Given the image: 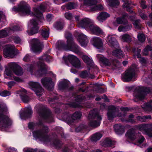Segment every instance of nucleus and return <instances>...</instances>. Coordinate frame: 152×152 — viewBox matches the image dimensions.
Wrapping results in <instances>:
<instances>
[{"instance_id":"de8ad7c7","label":"nucleus","mask_w":152,"mask_h":152,"mask_svg":"<svg viewBox=\"0 0 152 152\" xmlns=\"http://www.w3.org/2000/svg\"><path fill=\"white\" fill-rule=\"evenodd\" d=\"M103 6L101 4L97 5H94L92 8L91 9V11H94L97 10H101L103 9Z\"/></svg>"},{"instance_id":"a878e982","label":"nucleus","mask_w":152,"mask_h":152,"mask_svg":"<svg viewBox=\"0 0 152 152\" xmlns=\"http://www.w3.org/2000/svg\"><path fill=\"white\" fill-rule=\"evenodd\" d=\"M91 40L93 45L97 48H99L102 47L103 44L102 40L99 37H93Z\"/></svg>"},{"instance_id":"4be33fe9","label":"nucleus","mask_w":152,"mask_h":152,"mask_svg":"<svg viewBox=\"0 0 152 152\" xmlns=\"http://www.w3.org/2000/svg\"><path fill=\"white\" fill-rule=\"evenodd\" d=\"M39 115L48 122L49 123L53 121V117L49 110L43 111L42 113H39Z\"/></svg>"},{"instance_id":"c9c22d12","label":"nucleus","mask_w":152,"mask_h":152,"mask_svg":"<svg viewBox=\"0 0 152 152\" xmlns=\"http://www.w3.org/2000/svg\"><path fill=\"white\" fill-rule=\"evenodd\" d=\"M142 107L145 110L150 111L152 110V100L148 103H145L142 106Z\"/></svg>"},{"instance_id":"7ed1b4c3","label":"nucleus","mask_w":152,"mask_h":152,"mask_svg":"<svg viewBox=\"0 0 152 152\" xmlns=\"http://www.w3.org/2000/svg\"><path fill=\"white\" fill-rule=\"evenodd\" d=\"M48 132V127L43 126L42 129L40 130L34 132L33 135L34 137L39 139L44 142L49 141V136L47 135Z\"/></svg>"},{"instance_id":"a211bd4d","label":"nucleus","mask_w":152,"mask_h":152,"mask_svg":"<svg viewBox=\"0 0 152 152\" xmlns=\"http://www.w3.org/2000/svg\"><path fill=\"white\" fill-rule=\"evenodd\" d=\"M88 30H89L91 33L93 34L98 35L101 34L102 36L104 35V33L102 30L99 27L94 24L93 21Z\"/></svg>"},{"instance_id":"0eeeda50","label":"nucleus","mask_w":152,"mask_h":152,"mask_svg":"<svg viewBox=\"0 0 152 152\" xmlns=\"http://www.w3.org/2000/svg\"><path fill=\"white\" fill-rule=\"evenodd\" d=\"M126 136L132 140L137 138L138 142L140 143H142L145 140L144 137L140 134H136L135 130L133 129H131L128 131Z\"/></svg>"},{"instance_id":"37998d69","label":"nucleus","mask_w":152,"mask_h":152,"mask_svg":"<svg viewBox=\"0 0 152 152\" xmlns=\"http://www.w3.org/2000/svg\"><path fill=\"white\" fill-rule=\"evenodd\" d=\"M13 72L17 75H22L23 73L22 68L19 66Z\"/></svg>"},{"instance_id":"4468645a","label":"nucleus","mask_w":152,"mask_h":152,"mask_svg":"<svg viewBox=\"0 0 152 152\" xmlns=\"http://www.w3.org/2000/svg\"><path fill=\"white\" fill-rule=\"evenodd\" d=\"M7 110V107L4 105L0 104V121L1 123H4L3 126L5 127H7L5 126L7 122V116L5 114Z\"/></svg>"},{"instance_id":"e2e57ef3","label":"nucleus","mask_w":152,"mask_h":152,"mask_svg":"<svg viewBox=\"0 0 152 152\" xmlns=\"http://www.w3.org/2000/svg\"><path fill=\"white\" fill-rule=\"evenodd\" d=\"M134 117V115L132 114H131L129 116V119L128 121L129 122L132 123H134L135 122L134 120L132 119V118Z\"/></svg>"},{"instance_id":"a18cd8bd","label":"nucleus","mask_w":152,"mask_h":152,"mask_svg":"<svg viewBox=\"0 0 152 152\" xmlns=\"http://www.w3.org/2000/svg\"><path fill=\"white\" fill-rule=\"evenodd\" d=\"M152 50L151 47L149 45L147 46L143 50L142 53L144 56H147L148 54V51H151Z\"/></svg>"},{"instance_id":"f03ea898","label":"nucleus","mask_w":152,"mask_h":152,"mask_svg":"<svg viewBox=\"0 0 152 152\" xmlns=\"http://www.w3.org/2000/svg\"><path fill=\"white\" fill-rule=\"evenodd\" d=\"M52 60L51 57L47 55H44L39 58V61L37 63L38 69L37 72L40 75H43L46 74L48 69V67L43 63V61L49 62Z\"/></svg>"},{"instance_id":"13d9d810","label":"nucleus","mask_w":152,"mask_h":152,"mask_svg":"<svg viewBox=\"0 0 152 152\" xmlns=\"http://www.w3.org/2000/svg\"><path fill=\"white\" fill-rule=\"evenodd\" d=\"M133 24L137 28H139L140 27L141 24L139 20H134Z\"/></svg>"},{"instance_id":"f8f14e48","label":"nucleus","mask_w":152,"mask_h":152,"mask_svg":"<svg viewBox=\"0 0 152 152\" xmlns=\"http://www.w3.org/2000/svg\"><path fill=\"white\" fill-rule=\"evenodd\" d=\"M149 91V88L142 87L141 90L135 91L134 94V96L136 98L142 100L144 98L146 94Z\"/></svg>"},{"instance_id":"5701e85b","label":"nucleus","mask_w":152,"mask_h":152,"mask_svg":"<svg viewBox=\"0 0 152 152\" xmlns=\"http://www.w3.org/2000/svg\"><path fill=\"white\" fill-rule=\"evenodd\" d=\"M107 41L109 45L112 48H118V44L115 37L113 35H109L107 37Z\"/></svg>"},{"instance_id":"72a5a7b5","label":"nucleus","mask_w":152,"mask_h":152,"mask_svg":"<svg viewBox=\"0 0 152 152\" xmlns=\"http://www.w3.org/2000/svg\"><path fill=\"white\" fill-rule=\"evenodd\" d=\"M114 142L110 139L107 138L105 139L103 141L102 145L104 147H110L114 145Z\"/></svg>"},{"instance_id":"680f3d73","label":"nucleus","mask_w":152,"mask_h":152,"mask_svg":"<svg viewBox=\"0 0 152 152\" xmlns=\"http://www.w3.org/2000/svg\"><path fill=\"white\" fill-rule=\"evenodd\" d=\"M31 57L30 56L27 54H26L23 58V60L26 62H28L30 60Z\"/></svg>"},{"instance_id":"ddd939ff","label":"nucleus","mask_w":152,"mask_h":152,"mask_svg":"<svg viewBox=\"0 0 152 152\" xmlns=\"http://www.w3.org/2000/svg\"><path fill=\"white\" fill-rule=\"evenodd\" d=\"M38 29L36 21L33 19L30 21V23L28 24L27 32L29 35H33L38 32Z\"/></svg>"},{"instance_id":"49530a36","label":"nucleus","mask_w":152,"mask_h":152,"mask_svg":"<svg viewBox=\"0 0 152 152\" xmlns=\"http://www.w3.org/2000/svg\"><path fill=\"white\" fill-rule=\"evenodd\" d=\"M35 94L38 96H42L44 91L43 89L41 87L37 88L34 91Z\"/></svg>"},{"instance_id":"338daca9","label":"nucleus","mask_w":152,"mask_h":152,"mask_svg":"<svg viewBox=\"0 0 152 152\" xmlns=\"http://www.w3.org/2000/svg\"><path fill=\"white\" fill-rule=\"evenodd\" d=\"M6 84L7 85L9 88H11L12 86L15 84V83L14 82L12 81L7 83Z\"/></svg>"},{"instance_id":"6ab92c4d","label":"nucleus","mask_w":152,"mask_h":152,"mask_svg":"<svg viewBox=\"0 0 152 152\" xmlns=\"http://www.w3.org/2000/svg\"><path fill=\"white\" fill-rule=\"evenodd\" d=\"M68 58L73 66L77 69L81 67L80 61L76 57L70 55L68 56Z\"/></svg>"},{"instance_id":"f257e3e1","label":"nucleus","mask_w":152,"mask_h":152,"mask_svg":"<svg viewBox=\"0 0 152 152\" xmlns=\"http://www.w3.org/2000/svg\"><path fill=\"white\" fill-rule=\"evenodd\" d=\"M88 118L89 120L88 125L94 128L100 125V121L102 119L101 116L96 110L90 111L88 116Z\"/></svg>"},{"instance_id":"09e8293b","label":"nucleus","mask_w":152,"mask_h":152,"mask_svg":"<svg viewBox=\"0 0 152 152\" xmlns=\"http://www.w3.org/2000/svg\"><path fill=\"white\" fill-rule=\"evenodd\" d=\"M137 119L141 122H145L146 119H151V116L150 115H146L144 116H139L137 117Z\"/></svg>"},{"instance_id":"ea45409f","label":"nucleus","mask_w":152,"mask_h":152,"mask_svg":"<svg viewBox=\"0 0 152 152\" xmlns=\"http://www.w3.org/2000/svg\"><path fill=\"white\" fill-rule=\"evenodd\" d=\"M82 116V113L80 112H76L74 113L72 116L69 115L71 118L74 120L80 119Z\"/></svg>"},{"instance_id":"9d476101","label":"nucleus","mask_w":152,"mask_h":152,"mask_svg":"<svg viewBox=\"0 0 152 152\" xmlns=\"http://www.w3.org/2000/svg\"><path fill=\"white\" fill-rule=\"evenodd\" d=\"M138 129L144 133L147 134L150 137H152V124L139 125Z\"/></svg>"},{"instance_id":"2f4dec72","label":"nucleus","mask_w":152,"mask_h":152,"mask_svg":"<svg viewBox=\"0 0 152 152\" xmlns=\"http://www.w3.org/2000/svg\"><path fill=\"white\" fill-rule=\"evenodd\" d=\"M115 132L119 134L123 133L124 132V127L120 124H116L114 126Z\"/></svg>"},{"instance_id":"4d7b16f0","label":"nucleus","mask_w":152,"mask_h":152,"mask_svg":"<svg viewBox=\"0 0 152 152\" xmlns=\"http://www.w3.org/2000/svg\"><path fill=\"white\" fill-rule=\"evenodd\" d=\"M64 16L65 18L68 20H71L73 18L72 14L69 12L65 13L64 14Z\"/></svg>"},{"instance_id":"58836bf2","label":"nucleus","mask_w":152,"mask_h":152,"mask_svg":"<svg viewBox=\"0 0 152 152\" xmlns=\"http://www.w3.org/2000/svg\"><path fill=\"white\" fill-rule=\"evenodd\" d=\"M29 85L31 88L34 91L41 87L40 85L37 82H31L29 83Z\"/></svg>"},{"instance_id":"774afa93","label":"nucleus","mask_w":152,"mask_h":152,"mask_svg":"<svg viewBox=\"0 0 152 152\" xmlns=\"http://www.w3.org/2000/svg\"><path fill=\"white\" fill-rule=\"evenodd\" d=\"M23 151L24 152H36L37 151V149L33 150L31 148L24 149Z\"/></svg>"},{"instance_id":"3c124183","label":"nucleus","mask_w":152,"mask_h":152,"mask_svg":"<svg viewBox=\"0 0 152 152\" xmlns=\"http://www.w3.org/2000/svg\"><path fill=\"white\" fill-rule=\"evenodd\" d=\"M137 38L141 42H144L146 39L144 34L142 33H139L138 34Z\"/></svg>"},{"instance_id":"f3484780","label":"nucleus","mask_w":152,"mask_h":152,"mask_svg":"<svg viewBox=\"0 0 152 152\" xmlns=\"http://www.w3.org/2000/svg\"><path fill=\"white\" fill-rule=\"evenodd\" d=\"M93 22V21L92 20L89 18H84L78 22V26L79 27L84 28L88 30Z\"/></svg>"},{"instance_id":"9b49d317","label":"nucleus","mask_w":152,"mask_h":152,"mask_svg":"<svg viewBox=\"0 0 152 152\" xmlns=\"http://www.w3.org/2000/svg\"><path fill=\"white\" fill-rule=\"evenodd\" d=\"M135 75V69L130 67L126 71L124 75L122 77V79L124 82H127L131 80Z\"/></svg>"},{"instance_id":"79ce46f5","label":"nucleus","mask_w":152,"mask_h":152,"mask_svg":"<svg viewBox=\"0 0 152 152\" xmlns=\"http://www.w3.org/2000/svg\"><path fill=\"white\" fill-rule=\"evenodd\" d=\"M127 15H124L122 18H118L116 20L117 23L118 24H124L126 23L127 22V20L125 18V16Z\"/></svg>"},{"instance_id":"bb28decb","label":"nucleus","mask_w":152,"mask_h":152,"mask_svg":"<svg viewBox=\"0 0 152 152\" xmlns=\"http://www.w3.org/2000/svg\"><path fill=\"white\" fill-rule=\"evenodd\" d=\"M80 1H83L84 4L89 8L90 11L91 9L94 5L97 3L96 0H79Z\"/></svg>"},{"instance_id":"6e6d98bb","label":"nucleus","mask_w":152,"mask_h":152,"mask_svg":"<svg viewBox=\"0 0 152 152\" xmlns=\"http://www.w3.org/2000/svg\"><path fill=\"white\" fill-rule=\"evenodd\" d=\"M140 63L142 65H144L147 63L148 61L147 59L144 57H141L139 59Z\"/></svg>"},{"instance_id":"39448f33","label":"nucleus","mask_w":152,"mask_h":152,"mask_svg":"<svg viewBox=\"0 0 152 152\" xmlns=\"http://www.w3.org/2000/svg\"><path fill=\"white\" fill-rule=\"evenodd\" d=\"M65 37L67 39V49L76 53L80 54L81 53L80 48L71 39V34L69 33L68 36L66 33L65 34Z\"/></svg>"},{"instance_id":"5fc2aeb1","label":"nucleus","mask_w":152,"mask_h":152,"mask_svg":"<svg viewBox=\"0 0 152 152\" xmlns=\"http://www.w3.org/2000/svg\"><path fill=\"white\" fill-rule=\"evenodd\" d=\"M10 93L7 91H0V95L3 97H5L10 95Z\"/></svg>"},{"instance_id":"0e129e2a","label":"nucleus","mask_w":152,"mask_h":152,"mask_svg":"<svg viewBox=\"0 0 152 152\" xmlns=\"http://www.w3.org/2000/svg\"><path fill=\"white\" fill-rule=\"evenodd\" d=\"M86 128V126L83 124H81L77 127L76 129L77 132L80 131L82 129Z\"/></svg>"},{"instance_id":"e433bc0d","label":"nucleus","mask_w":152,"mask_h":152,"mask_svg":"<svg viewBox=\"0 0 152 152\" xmlns=\"http://www.w3.org/2000/svg\"><path fill=\"white\" fill-rule=\"evenodd\" d=\"M102 136V134L100 132H98L95 133L92 136L91 140L93 141H96L99 140Z\"/></svg>"},{"instance_id":"864d4df0","label":"nucleus","mask_w":152,"mask_h":152,"mask_svg":"<svg viewBox=\"0 0 152 152\" xmlns=\"http://www.w3.org/2000/svg\"><path fill=\"white\" fill-rule=\"evenodd\" d=\"M20 96L22 101L24 103H27L29 100L30 99L25 94L23 95L22 94H20Z\"/></svg>"},{"instance_id":"69168bd1","label":"nucleus","mask_w":152,"mask_h":152,"mask_svg":"<svg viewBox=\"0 0 152 152\" xmlns=\"http://www.w3.org/2000/svg\"><path fill=\"white\" fill-rule=\"evenodd\" d=\"M139 15L143 19H145L147 18V16L143 13V12L142 11L140 10L139 12Z\"/></svg>"},{"instance_id":"dca6fc26","label":"nucleus","mask_w":152,"mask_h":152,"mask_svg":"<svg viewBox=\"0 0 152 152\" xmlns=\"http://www.w3.org/2000/svg\"><path fill=\"white\" fill-rule=\"evenodd\" d=\"M22 29L18 26H15L12 28H6L0 31V38L5 37L8 34L12 33L13 31L21 30Z\"/></svg>"},{"instance_id":"c85d7f7f","label":"nucleus","mask_w":152,"mask_h":152,"mask_svg":"<svg viewBox=\"0 0 152 152\" xmlns=\"http://www.w3.org/2000/svg\"><path fill=\"white\" fill-rule=\"evenodd\" d=\"M110 16V14L107 12H102L99 13L97 17V19L100 22H102Z\"/></svg>"},{"instance_id":"8fccbe9b","label":"nucleus","mask_w":152,"mask_h":152,"mask_svg":"<svg viewBox=\"0 0 152 152\" xmlns=\"http://www.w3.org/2000/svg\"><path fill=\"white\" fill-rule=\"evenodd\" d=\"M54 26L57 30H61L63 28L64 24L62 22H57L55 24Z\"/></svg>"},{"instance_id":"c756f323","label":"nucleus","mask_w":152,"mask_h":152,"mask_svg":"<svg viewBox=\"0 0 152 152\" xmlns=\"http://www.w3.org/2000/svg\"><path fill=\"white\" fill-rule=\"evenodd\" d=\"M121 40L124 42H130L132 40L131 36L127 34H125L120 37Z\"/></svg>"},{"instance_id":"4c0bfd02","label":"nucleus","mask_w":152,"mask_h":152,"mask_svg":"<svg viewBox=\"0 0 152 152\" xmlns=\"http://www.w3.org/2000/svg\"><path fill=\"white\" fill-rule=\"evenodd\" d=\"M124 3L123 6L124 8H126V10L128 12H132V9L129 6L130 3L127 0H124Z\"/></svg>"},{"instance_id":"a19ab883","label":"nucleus","mask_w":152,"mask_h":152,"mask_svg":"<svg viewBox=\"0 0 152 152\" xmlns=\"http://www.w3.org/2000/svg\"><path fill=\"white\" fill-rule=\"evenodd\" d=\"M27 71L29 72L31 74H32L35 68V66L34 63L31 64H27L26 66Z\"/></svg>"},{"instance_id":"bf43d9fd","label":"nucleus","mask_w":152,"mask_h":152,"mask_svg":"<svg viewBox=\"0 0 152 152\" xmlns=\"http://www.w3.org/2000/svg\"><path fill=\"white\" fill-rule=\"evenodd\" d=\"M88 74L87 71H84L81 72L80 75V76L81 77L83 78H85L88 77Z\"/></svg>"},{"instance_id":"cd10ccee","label":"nucleus","mask_w":152,"mask_h":152,"mask_svg":"<svg viewBox=\"0 0 152 152\" xmlns=\"http://www.w3.org/2000/svg\"><path fill=\"white\" fill-rule=\"evenodd\" d=\"M32 109L31 107L25 108L20 113V115L21 119L27 117L28 115L32 113Z\"/></svg>"},{"instance_id":"412c9836","label":"nucleus","mask_w":152,"mask_h":152,"mask_svg":"<svg viewBox=\"0 0 152 152\" xmlns=\"http://www.w3.org/2000/svg\"><path fill=\"white\" fill-rule=\"evenodd\" d=\"M19 65L14 62H11L7 64V67L6 68L5 74L8 76H11L12 75L11 71H13L17 68Z\"/></svg>"},{"instance_id":"c03bdc74","label":"nucleus","mask_w":152,"mask_h":152,"mask_svg":"<svg viewBox=\"0 0 152 152\" xmlns=\"http://www.w3.org/2000/svg\"><path fill=\"white\" fill-rule=\"evenodd\" d=\"M108 3V5L112 7L118 5L119 4L118 0H109Z\"/></svg>"},{"instance_id":"052dcab7","label":"nucleus","mask_w":152,"mask_h":152,"mask_svg":"<svg viewBox=\"0 0 152 152\" xmlns=\"http://www.w3.org/2000/svg\"><path fill=\"white\" fill-rule=\"evenodd\" d=\"M66 8L68 10H71L75 8V4H74L69 3L66 6Z\"/></svg>"},{"instance_id":"7c9ffc66","label":"nucleus","mask_w":152,"mask_h":152,"mask_svg":"<svg viewBox=\"0 0 152 152\" xmlns=\"http://www.w3.org/2000/svg\"><path fill=\"white\" fill-rule=\"evenodd\" d=\"M69 83L65 80H63L60 81L58 84V88L61 90L67 88L68 86Z\"/></svg>"},{"instance_id":"473e14b6","label":"nucleus","mask_w":152,"mask_h":152,"mask_svg":"<svg viewBox=\"0 0 152 152\" xmlns=\"http://www.w3.org/2000/svg\"><path fill=\"white\" fill-rule=\"evenodd\" d=\"M112 55L118 58H121L124 56V54L122 51L120 49L114 50L112 53Z\"/></svg>"},{"instance_id":"6e6552de","label":"nucleus","mask_w":152,"mask_h":152,"mask_svg":"<svg viewBox=\"0 0 152 152\" xmlns=\"http://www.w3.org/2000/svg\"><path fill=\"white\" fill-rule=\"evenodd\" d=\"M3 53L5 58H13L16 55L15 46L10 45H5L4 50Z\"/></svg>"},{"instance_id":"aec40b11","label":"nucleus","mask_w":152,"mask_h":152,"mask_svg":"<svg viewBox=\"0 0 152 152\" xmlns=\"http://www.w3.org/2000/svg\"><path fill=\"white\" fill-rule=\"evenodd\" d=\"M41 82L43 85L49 90H52L54 86L53 82L50 78L42 79L41 80Z\"/></svg>"},{"instance_id":"b1692460","label":"nucleus","mask_w":152,"mask_h":152,"mask_svg":"<svg viewBox=\"0 0 152 152\" xmlns=\"http://www.w3.org/2000/svg\"><path fill=\"white\" fill-rule=\"evenodd\" d=\"M46 8L45 6L43 4L40 5V7L37 9L34 8L35 13L34 15L38 19H42L43 18L42 15V13L45 11Z\"/></svg>"},{"instance_id":"423d86ee","label":"nucleus","mask_w":152,"mask_h":152,"mask_svg":"<svg viewBox=\"0 0 152 152\" xmlns=\"http://www.w3.org/2000/svg\"><path fill=\"white\" fill-rule=\"evenodd\" d=\"M119 109L117 107H116L113 105L109 107L107 116L109 120H112L114 118L120 117L124 116V114L122 115L121 113H119Z\"/></svg>"},{"instance_id":"f704fd0d","label":"nucleus","mask_w":152,"mask_h":152,"mask_svg":"<svg viewBox=\"0 0 152 152\" xmlns=\"http://www.w3.org/2000/svg\"><path fill=\"white\" fill-rule=\"evenodd\" d=\"M82 58L84 62L86 63L88 65L91 66L92 65V60L88 56L83 55Z\"/></svg>"},{"instance_id":"20e7f679","label":"nucleus","mask_w":152,"mask_h":152,"mask_svg":"<svg viewBox=\"0 0 152 152\" xmlns=\"http://www.w3.org/2000/svg\"><path fill=\"white\" fill-rule=\"evenodd\" d=\"M12 10L14 12H20L23 15H30L31 16L34 15L30 13V9L29 6L26 2L23 1L21 2L18 7H14L12 8Z\"/></svg>"},{"instance_id":"2eb2a0df","label":"nucleus","mask_w":152,"mask_h":152,"mask_svg":"<svg viewBox=\"0 0 152 152\" xmlns=\"http://www.w3.org/2000/svg\"><path fill=\"white\" fill-rule=\"evenodd\" d=\"M33 42L31 48L33 51L37 53L41 52L43 47L42 43H40L37 39H33Z\"/></svg>"},{"instance_id":"1a4fd4ad","label":"nucleus","mask_w":152,"mask_h":152,"mask_svg":"<svg viewBox=\"0 0 152 152\" xmlns=\"http://www.w3.org/2000/svg\"><path fill=\"white\" fill-rule=\"evenodd\" d=\"M96 56L98 59L107 66H114L115 67H118L121 64L116 60H114L110 63L107 59L104 57L103 56L100 54H97Z\"/></svg>"},{"instance_id":"603ef678","label":"nucleus","mask_w":152,"mask_h":152,"mask_svg":"<svg viewBox=\"0 0 152 152\" xmlns=\"http://www.w3.org/2000/svg\"><path fill=\"white\" fill-rule=\"evenodd\" d=\"M42 35V37L44 38H48L49 35V32L46 29L43 28L41 32Z\"/></svg>"},{"instance_id":"393cba45","label":"nucleus","mask_w":152,"mask_h":152,"mask_svg":"<svg viewBox=\"0 0 152 152\" xmlns=\"http://www.w3.org/2000/svg\"><path fill=\"white\" fill-rule=\"evenodd\" d=\"M78 40L82 46H86L87 45L88 40L87 37L83 34H80L78 37Z\"/></svg>"}]
</instances>
